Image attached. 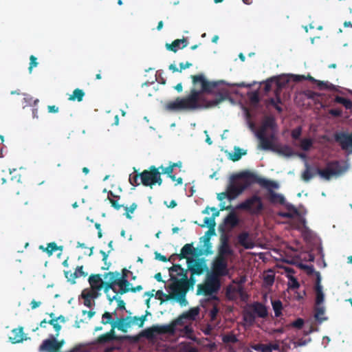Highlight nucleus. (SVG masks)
<instances>
[{
  "instance_id": "obj_1",
  "label": "nucleus",
  "mask_w": 352,
  "mask_h": 352,
  "mask_svg": "<svg viewBox=\"0 0 352 352\" xmlns=\"http://www.w3.org/2000/svg\"><path fill=\"white\" fill-rule=\"evenodd\" d=\"M197 93L195 91H190V94L186 97H177L174 100L167 102L165 108L170 111H194L200 109L212 108L224 101L226 95L219 93L216 99L204 100V103L197 102Z\"/></svg>"
},
{
  "instance_id": "obj_2",
  "label": "nucleus",
  "mask_w": 352,
  "mask_h": 352,
  "mask_svg": "<svg viewBox=\"0 0 352 352\" xmlns=\"http://www.w3.org/2000/svg\"><path fill=\"white\" fill-rule=\"evenodd\" d=\"M191 78L194 88L191 89L190 91H195L197 93V102L204 103V100H208L205 98L201 97L202 94H213L216 96L214 99L218 97L219 93L226 95V99L228 97L226 91H220L218 89L221 81H208L204 74L192 75Z\"/></svg>"
},
{
  "instance_id": "obj_3",
  "label": "nucleus",
  "mask_w": 352,
  "mask_h": 352,
  "mask_svg": "<svg viewBox=\"0 0 352 352\" xmlns=\"http://www.w3.org/2000/svg\"><path fill=\"white\" fill-rule=\"evenodd\" d=\"M232 179H242L243 180V183L242 184L243 186H245V189L250 186L252 184L254 183L259 184L261 186L265 188H277L278 185L277 183L273 181H270L265 179H263L258 177L255 173L250 171L245 170L241 172L236 175H232Z\"/></svg>"
},
{
  "instance_id": "obj_4",
  "label": "nucleus",
  "mask_w": 352,
  "mask_h": 352,
  "mask_svg": "<svg viewBox=\"0 0 352 352\" xmlns=\"http://www.w3.org/2000/svg\"><path fill=\"white\" fill-rule=\"evenodd\" d=\"M236 208L247 211L252 215H258L263 211L264 205L261 198L256 195H254L239 203Z\"/></svg>"
},
{
  "instance_id": "obj_5",
  "label": "nucleus",
  "mask_w": 352,
  "mask_h": 352,
  "mask_svg": "<svg viewBox=\"0 0 352 352\" xmlns=\"http://www.w3.org/2000/svg\"><path fill=\"white\" fill-rule=\"evenodd\" d=\"M168 287L173 292V296H167V299H175L182 306H186L188 305V301L186 298L188 290L184 279L175 281V283L169 285Z\"/></svg>"
},
{
  "instance_id": "obj_6",
  "label": "nucleus",
  "mask_w": 352,
  "mask_h": 352,
  "mask_svg": "<svg viewBox=\"0 0 352 352\" xmlns=\"http://www.w3.org/2000/svg\"><path fill=\"white\" fill-rule=\"evenodd\" d=\"M170 279L173 280V283H175L176 280H185L187 290L188 291L190 286H193L195 283V279L193 277L194 276H190V278H188L187 276V270L182 267L179 264H173L172 267L168 269Z\"/></svg>"
},
{
  "instance_id": "obj_7",
  "label": "nucleus",
  "mask_w": 352,
  "mask_h": 352,
  "mask_svg": "<svg viewBox=\"0 0 352 352\" xmlns=\"http://www.w3.org/2000/svg\"><path fill=\"white\" fill-rule=\"evenodd\" d=\"M220 288V283L217 278H208L204 284L197 286V295L210 296L216 294Z\"/></svg>"
},
{
  "instance_id": "obj_8",
  "label": "nucleus",
  "mask_w": 352,
  "mask_h": 352,
  "mask_svg": "<svg viewBox=\"0 0 352 352\" xmlns=\"http://www.w3.org/2000/svg\"><path fill=\"white\" fill-rule=\"evenodd\" d=\"M174 333L175 324L153 325L151 327L146 329L143 332V336L148 339H153L155 334H173Z\"/></svg>"
},
{
  "instance_id": "obj_9",
  "label": "nucleus",
  "mask_w": 352,
  "mask_h": 352,
  "mask_svg": "<svg viewBox=\"0 0 352 352\" xmlns=\"http://www.w3.org/2000/svg\"><path fill=\"white\" fill-rule=\"evenodd\" d=\"M187 267L192 276H200L207 270V265L204 258H187Z\"/></svg>"
},
{
  "instance_id": "obj_10",
  "label": "nucleus",
  "mask_w": 352,
  "mask_h": 352,
  "mask_svg": "<svg viewBox=\"0 0 352 352\" xmlns=\"http://www.w3.org/2000/svg\"><path fill=\"white\" fill-rule=\"evenodd\" d=\"M334 139L340 144L342 150L352 153V133H336L334 135Z\"/></svg>"
},
{
  "instance_id": "obj_11",
  "label": "nucleus",
  "mask_w": 352,
  "mask_h": 352,
  "mask_svg": "<svg viewBox=\"0 0 352 352\" xmlns=\"http://www.w3.org/2000/svg\"><path fill=\"white\" fill-rule=\"evenodd\" d=\"M158 171L159 168L155 166H151L148 170H144L140 173L142 184L152 188Z\"/></svg>"
},
{
  "instance_id": "obj_12",
  "label": "nucleus",
  "mask_w": 352,
  "mask_h": 352,
  "mask_svg": "<svg viewBox=\"0 0 352 352\" xmlns=\"http://www.w3.org/2000/svg\"><path fill=\"white\" fill-rule=\"evenodd\" d=\"M214 273L218 276H226L228 274L226 257L217 256L212 266Z\"/></svg>"
},
{
  "instance_id": "obj_13",
  "label": "nucleus",
  "mask_w": 352,
  "mask_h": 352,
  "mask_svg": "<svg viewBox=\"0 0 352 352\" xmlns=\"http://www.w3.org/2000/svg\"><path fill=\"white\" fill-rule=\"evenodd\" d=\"M334 165L338 166V162L337 161L329 162L327 164V166L325 168H317L316 170V173L326 180H329L332 176L336 175L338 173V170L332 167Z\"/></svg>"
},
{
  "instance_id": "obj_14",
  "label": "nucleus",
  "mask_w": 352,
  "mask_h": 352,
  "mask_svg": "<svg viewBox=\"0 0 352 352\" xmlns=\"http://www.w3.org/2000/svg\"><path fill=\"white\" fill-rule=\"evenodd\" d=\"M256 135L259 140L258 146L261 149L274 151L276 144H274L270 138H267L266 133H256Z\"/></svg>"
},
{
  "instance_id": "obj_15",
  "label": "nucleus",
  "mask_w": 352,
  "mask_h": 352,
  "mask_svg": "<svg viewBox=\"0 0 352 352\" xmlns=\"http://www.w3.org/2000/svg\"><path fill=\"white\" fill-rule=\"evenodd\" d=\"M199 311L200 309L199 307L190 308L188 311L183 313L171 324H175V326L176 324H180L183 323V320H194L196 319V317L199 314Z\"/></svg>"
},
{
  "instance_id": "obj_16",
  "label": "nucleus",
  "mask_w": 352,
  "mask_h": 352,
  "mask_svg": "<svg viewBox=\"0 0 352 352\" xmlns=\"http://www.w3.org/2000/svg\"><path fill=\"white\" fill-rule=\"evenodd\" d=\"M277 124L274 116H266L256 133H266L267 129H270L272 131H277Z\"/></svg>"
},
{
  "instance_id": "obj_17",
  "label": "nucleus",
  "mask_w": 352,
  "mask_h": 352,
  "mask_svg": "<svg viewBox=\"0 0 352 352\" xmlns=\"http://www.w3.org/2000/svg\"><path fill=\"white\" fill-rule=\"evenodd\" d=\"M221 245L219 248L218 256H231L233 254V250L229 245V239L226 234H223L220 238Z\"/></svg>"
},
{
  "instance_id": "obj_18",
  "label": "nucleus",
  "mask_w": 352,
  "mask_h": 352,
  "mask_svg": "<svg viewBox=\"0 0 352 352\" xmlns=\"http://www.w3.org/2000/svg\"><path fill=\"white\" fill-rule=\"evenodd\" d=\"M245 190V186H243L242 184L236 183V180L231 177V182L228 186L227 190L229 193V199L232 200L241 194Z\"/></svg>"
},
{
  "instance_id": "obj_19",
  "label": "nucleus",
  "mask_w": 352,
  "mask_h": 352,
  "mask_svg": "<svg viewBox=\"0 0 352 352\" xmlns=\"http://www.w3.org/2000/svg\"><path fill=\"white\" fill-rule=\"evenodd\" d=\"M316 276L317 277L314 287L316 292V305H320L324 301V296L322 292V286L321 285L320 274L318 272H316Z\"/></svg>"
},
{
  "instance_id": "obj_20",
  "label": "nucleus",
  "mask_w": 352,
  "mask_h": 352,
  "mask_svg": "<svg viewBox=\"0 0 352 352\" xmlns=\"http://www.w3.org/2000/svg\"><path fill=\"white\" fill-rule=\"evenodd\" d=\"M210 209L211 211H215V213H212V217H205L204 219V226H207L209 229L215 230V218L219 215V210H217L216 208L207 207L205 210L203 211L204 213H208V210Z\"/></svg>"
},
{
  "instance_id": "obj_21",
  "label": "nucleus",
  "mask_w": 352,
  "mask_h": 352,
  "mask_svg": "<svg viewBox=\"0 0 352 352\" xmlns=\"http://www.w3.org/2000/svg\"><path fill=\"white\" fill-rule=\"evenodd\" d=\"M65 276L68 281L72 284H74L76 283V278L81 276L86 277L87 276V273L83 271V266L81 265L77 267L74 272H65Z\"/></svg>"
},
{
  "instance_id": "obj_22",
  "label": "nucleus",
  "mask_w": 352,
  "mask_h": 352,
  "mask_svg": "<svg viewBox=\"0 0 352 352\" xmlns=\"http://www.w3.org/2000/svg\"><path fill=\"white\" fill-rule=\"evenodd\" d=\"M188 45V41L186 38L182 39H175L171 43H166V47L168 50L177 52L178 49H184Z\"/></svg>"
},
{
  "instance_id": "obj_23",
  "label": "nucleus",
  "mask_w": 352,
  "mask_h": 352,
  "mask_svg": "<svg viewBox=\"0 0 352 352\" xmlns=\"http://www.w3.org/2000/svg\"><path fill=\"white\" fill-rule=\"evenodd\" d=\"M237 240L238 243L245 249H252L254 246L248 232H243L240 233L237 236Z\"/></svg>"
},
{
  "instance_id": "obj_24",
  "label": "nucleus",
  "mask_w": 352,
  "mask_h": 352,
  "mask_svg": "<svg viewBox=\"0 0 352 352\" xmlns=\"http://www.w3.org/2000/svg\"><path fill=\"white\" fill-rule=\"evenodd\" d=\"M40 351L48 352H57L58 346L56 345V340L54 338L45 340L39 347Z\"/></svg>"
},
{
  "instance_id": "obj_25",
  "label": "nucleus",
  "mask_w": 352,
  "mask_h": 352,
  "mask_svg": "<svg viewBox=\"0 0 352 352\" xmlns=\"http://www.w3.org/2000/svg\"><path fill=\"white\" fill-rule=\"evenodd\" d=\"M252 311L254 315L259 318H265L268 315V311L266 306L263 304L256 302L252 305Z\"/></svg>"
},
{
  "instance_id": "obj_26",
  "label": "nucleus",
  "mask_w": 352,
  "mask_h": 352,
  "mask_svg": "<svg viewBox=\"0 0 352 352\" xmlns=\"http://www.w3.org/2000/svg\"><path fill=\"white\" fill-rule=\"evenodd\" d=\"M251 348L256 351L260 352H272V351H277L279 349L278 344H256L251 345Z\"/></svg>"
},
{
  "instance_id": "obj_27",
  "label": "nucleus",
  "mask_w": 352,
  "mask_h": 352,
  "mask_svg": "<svg viewBox=\"0 0 352 352\" xmlns=\"http://www.w3.org/2000/svg\"><path fill=\"white\" fill-rule=\"evenodd\" d=\"M274 152L285 157H291L295 154L290 146L280 144H276Z\"/></svg>"
},
{
  "instance_id": "obj_28",
  "label": "nucleus",
  "mask_w": 352,
  "mask_h": 352,
  "mask_svg": "<svg viewBox=\"0 0 352 352\" xmlns=\"http://www.w3.org/2000/svg\"><path fill=\"white\" fill-rule=\"evenodd\" d=\"M89 283L91 288L101 290L103 288L104 283L100 274H91L89 278Z\"/></svg>"
},
{
  "instance_id": "obj_29",
  "label": "nucleus",
  "mask_w": 352,
  "mask_h": 352,
  "mask_svg": "<svg viewBox=\"0 0 352 352\" xmlns=\"http://www.w3.org/2000/svg\"><path fill=\"white\" fill-rule=\"evenodd\" d=\"M128 318H117L115 322L111 324V329L114 331L116 328L118 330L126 333L127 331V329L130 327V322H126V320Z\"/></svg>"
},
{
  "instance_id": "obj_30",
  "label": "nucleus",
  "mask_w": 352,
  "mask_h": 352,
  "mask_svg": "<svg viewBox=\"0 0 352 352\" xmlns=\"http://www.w3.org/2000/svg\"><path fill=\"white\" fill-rule=\"evenodd\" d=\"M272 188H267L268 190V199L272 204H280L284 205L285 203V197L280 195L275 192Z\"/></svg>"
},
{
  "instance_id": "obj_31",
  "label": "nucleus",
  "mask_w": 352,
  "mask_h": 352,
  "mask_svg": "<svg viewBox=\"0 0 352 352\" xmlns=\"http://www.w3.org/2000/svg\"><path fill=\"white\" fill-rule=\"evenodd\" d=\"M223 223L229 226L230 228H234L239 223V219L236 214L232 211L224 219Z\"/></svg>"
},
{
  "instance_id": "obj_32",
  "label": "nucleus",
  "mask_w": 352,
  "mask_h": 352,
  "mask_svg": "<svg viewBox=\"0 0 352 352\" xmlns=\"http://www.w3.org/2000/svg\"><path fill=\"white\" fill-rule=\"evenodd\" d=\"M215 234V230L208 229V231L206 232L204 236H203L204 239V243L205 246V253L206 255L212 254V245L210 243V237L211 236Z\"/></svg>"
},
{
  "instance_id": "obj_33",
  "label": "nucleus",
  "mask_w": 352,
  "mask_h": 352,
  "mask_svg": "<svg viewBox=\"0 0 352 352\" xmlns=\"http://www.w3.org/2000/svg\"><path fill=\"white\" fill-rule=\"evenodd\" d=\"M194 252V247L192 243H186L181 249L180 253L178 254L179 259H184L188 258V255H192Z\"/></svg>"
},
{
  "instance_id": "obj_34",
  "label": "nucleus",
  "mask_w": 352,
  "mask_h": 352,
  "mask_svg": "<svg viewBox=\"0 0 352 352\" xmlns=\"http://www.w3.org/2000/svg\"><path fill=\"white\" fill-rule=\"evenodd\" d=\"M130 283L128 279L126 278H119L118 279L117 285L119 287V290L118 293L119 294L122 295L129 292L130 288Z\"/></svg>"
},
{
  "instance_id": "obj_35",
  "label": "nucleus",
  "mask_w": 352,
  "mask_h": 352,
  "mask_svg": "<svg viewBox=\"0 0 352 352\" xmlns=\"http://www.w3.org/2000/svg\"><path fill=\"white\" fill-rule=\"evenodd\" d=\"M116 339L115 331L111 329L109 332L100 335L98 338V341L99 343L105 344Z\"/></svg>"
},
{
  "instance_id": "obj_36",
  "label": "nucleus",
  "mask_w": 352,
  "mask_h": 352,
  "mask_svg": "<svg viewBox=\"0 0 352 352\" xmlns=\"http://www.w3.org/2000/svg\"><path fill=\"white\" fill-rule=\"evenodd\" d=\"M107 198L109 200V201L111 204V206L114 209L118 210L121 208L124 207V205L119 204L118 202V200L120 199V196L116 195L112 191H111V190L109 191Z\"/></svg>"
},
{
  "instance_id": "obj_37",
  "label": "nucleus",
  "mask_w": 352,
  "mask_h": 352,
  "mask_svg": "<svg viewBox=\"0 0 352 352\" xmlns=\"http://www.w3.org/2000/svg\"><path fill=\"white\" fill-rule=\"evenodd\" d=\"M39 249L47 252L49 256H51L55 251L58 250H62L63 247L58 246L55 242H51L47 244L46 248H44L43 245H40Z\"/></svg>"
},
{
  "instance_id": "obj_38",
  "label": "nucleus",
  "mask_w": 352,
  "mask_h": 352,
  "mask_svg": "<svg viewBox=\"0 0 352 352\" xmlns=\"http://www.w3.org/2000/svg\"><path fill=\"white\" fill-rule=\"evenodd\" d=\"M13 337H10L12 343H19L23 340L24 334L23 328L14 329L12 331Z\"/></svg>"
},
{
  "instance_id": "obj_39",
  "label": "nucleus",
  "mask_w": 352,
  "mask_h": 352,
  "mask_svg": "<svg viewBox=\"0 0 352 352\" xmlns=\"http://www.w3.org/2000/svg\"><path fill=\"white\" fill-rule=\"evenodd\" d=\"M246 153V151H243V150L239 147L235 146L234 148V153H230L229 158L233 162H236L241 158L242 155H245Z\"/></svg>"
},
{
  "instance_id": "obj_40",
  "label": "nucleus",
  "mask_w": 352,
  "mask_h": 352,
  "mask_svg": "<svg viewBox=\"0 0 352 352\" xmlns=\"http://www.w3.org/2000/svg\"><path fill=\"white\" fill-rule=\"evenodd\" d=\"M81 298H87L94 300L98 296V290L90 288L84 289L80 295Z\"/></svg>"
},
{
  "instance_id": "obj_41",
  "label": "nucleus",
  "mask_w": 352,
  "mask_h": 352,
  "mask_svg": "<svg viewBox=\"0 0 352 352\" xmlns=\"http://www.w3.org/2000/svg\"><path fill=\"white\" fill-rule=\"evenodd\" d=\"M314 310V317L318 322H322L327 319L326 317H322L324 314V307H321L320 305H316Z\"/></svg>"
},
{
  "instance_id": "obj_42",
  "label": "nucleus",
  "mask_w": 352,
  "mask_h": 352,
  "mask_svg": "<svg viewBox=\"0 0 352 352\" xmlns=\"http://www.w3.org/2000/svg\"><path fill=\"white\" fill-rule=\"evenodd\" d=\"M85 92L83 90L80 89H75L73 91L72 95L69 96V100L72 101L77 100L78 102H81L85 96Z\"/></svg>"
},
{
  "instance_id": "obj_43",
  "label": "nucleus",
  "mask_w": 352,
  "mask_h": 352,
  "mask_svg": "<svg viewBox=\"0 0 352 352\" xmlns=\"http://www.w3.org/2000/svg\"><path fill=\"white\" fill-rule=\"evenodd\" d=\"M119 276L118 272H109L104 274V278L107 280L105 282L117 283Z\"/></svg>"
},
{
  "instance_id": "obj_44",
  "label": "nucleus",
  "mask_w": 352,
  "mask_h": 352,
  "mask_svg": "<svg viewBox=\"0 0 352 352\" xmlns=\"http://www.w3.org/2000/svg\"><path fill=\"white\" fill-rule=\"evenodd\" d=\"M129 183L133 186H137L142 184L140 173L134 168V173L129 175Z\"/></svg>"
},
{
  "instance_id": "obj_45",
  "label": "nucleus",
  "mask_w": 352,
  "mask_h": 352,
  "mask_svg": "<svg viewBox=\"0 0 352 352\" xmlns=\"http://www.w3.org/2000/svg\"><path fill=\"white\" fill-rule=\"evenodd\" d=\"M273 309L274 311V314L276 318L280 316L282 314L283 309V304L280 300H277L272 301V302Z\"/></svg>"
},
{
  "instance_id": "obj_46",
  "label": "nucleus",
  "mask_w": 352,
  "mask_h": 352,
  "mask_svg": "<svg viewBox=\"0 0 352 352\" xmlns=\"http://www.w3.org/2000/svg\"><path fill=\"white\" fill-rule=\"evenodd\" d=\"M243 320L246 323L252 325L255 322L256 316L252 311H246L243 314Z\"/></svg>"
},
{
  "instance_id": "obj_47",
  "label": "nucleus",
  "mask_w": 352,
  "mask_h": 352,
  "mask_svg": "<svg viewBox=\"0 0 352 352\" xmlns=\"http://www.w3.org/2000/svg\"><path fill=\"white\" fill-rule=\"evenodd\" d=\"M305 167L306 169L302 172L301 177L305 182H309L314 175L311 173V167L307 162L305 163Z\"/></svg>"
},
{
  "instance_id": "obj_48",
  "label": "nucleus",
  "mask_w": 352,
  "mask_h": 352,
  "mask_svg": "<svg viewBox=\"0 0 352 352\" xmlns=\"http://www.w3.org/2000/svg\"><path fill=\"white\" fill-rule=\"evenodd\" d=\"M314 144L313 140L311 138H303L300 141V146L302 150L308 151L312 147Z\"/></svg>"
},
{
  "instance_id": "obj_49",
  "label": "nucleus",
  "mask_w": 352,
  "mask_h": 352,
  "mask_svg": "<svg viewBox=\"0 0 352 352\" xmlns=\"http://www.w3.org/2000/svg\"><path fill=\"white\" fill-rule=\"evenodd\" d=\"M107 298L110 303H111L113 300H116L118 302V309H125V302L120 298H118L117 295H114L111 296L110 295H107Z\"/></svg>"
},
{
  "instance_id": "obj_50",
  "label": "nucleus",
  "mask_w": 352,
  "mask_h": 352,
  "mask_svg": "<svg viewBox=\"0 0 352 352\" xmlns=\"http://www.w3.org/2000/svg\"><path fill=\"white\" fill-rule=\"evenodd\" d=\"M116 320L112 319V314L110 312L105 311L102 316L101 323L103 324H110L111 325L112 323L115 322Z\"/></svg>"
},
{
  "instance_id": "obj_51",
  "label": "nucleus",
  "mask_w": 352,
  "mask_h": 352,
  "mask_svg": "<svg viewBox=\"0 0 352 352\" xmlns=\"http://www.w3.org/2000/svg\"><path fill=\"white\" fill-rule=\"evenodd\" d=\"M288 288L291 289H298L300 287V284L296 278L292 275H288Z\"/></svg>"
},
{
  "instance_id": "obj_52",
  "label": "nucleus",
  "mask_w": 352,
  "mask_h": 352,
  "mask_svg": "<svg viewBox=\"0 0 352 352\" xmlns=\"http://www.w3.org/2000/svg\"><path fill=\"white\" fill-rule=\"evenodd\" d=\"M116 285H117V283H107V282L104 283V285H103L104 292L107 294V296L109 295L108 292H109V289L113 290V292H115L116 294V295L119 294V293H118V291L116 289Z\"/></svg>"
},
{
  "instance_id": "obj_53",
  "label": "nucleus",
  "mask_w": 352,
  "mask_h": 352,
  "mask_svg": "<svg viewBox=\"0 0 352 352\" xmlns=\"http://www.w3.org/2000/svg\"><path fill=\"white\" fill-rule=\"evenodd\" d=\"M138 206L135 203H133L130 206H124L125 210V216L127 219H131L132 217L130 213H133L137 208Z\"/></svg>"
},
{
  "instance_id": "obj_54",
  "label": "nucleus",
  "mask_w": 352,
  "mask_h": 352,
  "mask_svg": "<svg viewBox=\"0 0 352 352\" xmlns=\"http://www.w3.org/2000/svg\"><path fill=\"white\" fill-rule=\"evenodd\" d=\"M223 342L225 343H236L238 342V339L236 336V335L233 333H229L227 335H225L223 337Z\"/></svg>"
},
{
  "instance_id": "obj_55",
  "label": "nucleus",
  "mask_w": 352,
  "mask_h": 352,
  "mask_svg": "<svg viewBox=\"0 0 352 352\" xmlns=\"http://www.w3.org/2000/svg\"><path fill=\"white\" fill-rule=\"evenodd\" d=\"M148 314V312L146 311V314L145 315H143L142 316H134L133 320L134 324H136L138 325L139 327H142L144 325V323L146 319V316Z\"/></svg>"
},
{
  "instance_id": "obj_56",
  "label": "nucleus",
  "mask_w": 352,
  "mask_h": 352,
  "mask_svg": "<svg viewBox=\"0 0 352 352\" xmlns=\"http://www.w3.org/2000/svg\"><path fill=\"white\" fill-rule=\"evenodd\" d=\"M167 296H173V292L170 294H166L164 293L162 290H158L156 292L155 294V297L161 301V303H162L164 301L170 300L167 299Z\"/></svg>"
},
{
  "instance_id": "obj_57",
  "label": "nucleus",
  "mask_w": 352,
  "mask_h": 352,
  "mask_svg": "<svg viewBox=\"0 0 352 352\" xmlns=\"http://www.w3.org/2000/svg\"><path fill=\"white\" fill-rule=\"evenodd\" d=\"M315 83L320 90L329 89L333 87V85L329 84L328 82H323L318 80H317Z\"/></svg>"
},
{
  "instance_id": "obj_58",
  "label": "nucleus",
  "mask_w": 352,
  "mask_h": 352,
  "mask_svg": "<svg viewBox=\"0 0 352 352\" xmlns=\"http://www.w3.org/2000/svg\"><path fill=\"white\" fill-rule=\"evenodd\" d=\"M302 134V127L298 126L292 131L291 135L294 140H299Z\"/></svg>"
},
{
  "instance_id": "obj_59",
  "label": "nucleus",
  "mask_w": 352,
  "mask_h": 352,
  "mask_svg": "<svg viewBox=\"0 0 352 352\" xmlns=\"http://www.w3.org/2000/svg\"><path fill=\"white\" fill-rule=\"evenodd\" d=\"M267 104L272 105L278 113L283 111V108L277 104L276 100L273 98H270L267 101Z\"/></svg>"
},
{
  "instance_id": "obj_60",
  "label": "nucleus",
  "mask_w": 352,
  "mask_h": 352,
  "mask_svg": "<svg viewBox=\"0 0 352 352\" xmlns=\"http://www.w3.org/2000/svg\"><path fill=\"white\" fill-rule=\"evenodd\" d=\"M250 100L252 104H257L260 101L258 93L257 91L251 93L250 96Z\"/></svg>"
},
{
  "instance_id": "obj_61",
  "label": "nucleus",
  "mask_w": 352,
  "mask_h": 352,
  "mask_svg": "<svg viewBox=\"0 0 352 352\" xmlns=\"http://www.w3.org/2000/svg\"><path fill=\"white\" fill-rule=\"evenodd\" d=\"M328 113L333 117L338 118L342 116V110L340 108L331 109L328 111Z\"/></svg>"
},
{
  "instance_id": "obj_62",
  "label": "nucleus",
  "mask_w": 352,
  "mask_h": 352,
  "mask_svg": "<svg viewBox=\"0 0 352 352\" xmlns=\"http://www.w3.org/2000/svg\"><path fill=\"white\" fill-rule=\"evenodd\" d=\"M37 58L34 56L31 55L30 57V66L28 68L29 72L31 73L32 69L38 65Z\"/></svg>"
},
{
  "instance_id": "obj_63",
  "label": "nucleus",
  "mask_w": 352,
  "mask_h": 352,
  "mask_svg": "<svg viewBox=\"0 0 352 352\" xmlns=\"http://www.w3.org/2000/svg\"><path fill=\"white\" fill-rule=\"evenodd\" d=\"M263 281L266 285L271 286L273 285L274 282V276L272 274L265 275L263 278Z\"/></svg>"
},
{
  "instance_id": "obj_64",
  "label": "nucleus",
  "mask_w": 352,
  "mask_h": 352,
  "mask_svg": "<svg viewBox=\"0 0 352 352\" xmlns=\"http://www.w3.org/2000/svg\"><path fill=\"white\" fill-rule=\"evenodd\" d=\"M292 327L296 329H300L304 325V320L302 318H298L291 324Z\"/></svg>"
}]
</instances>
